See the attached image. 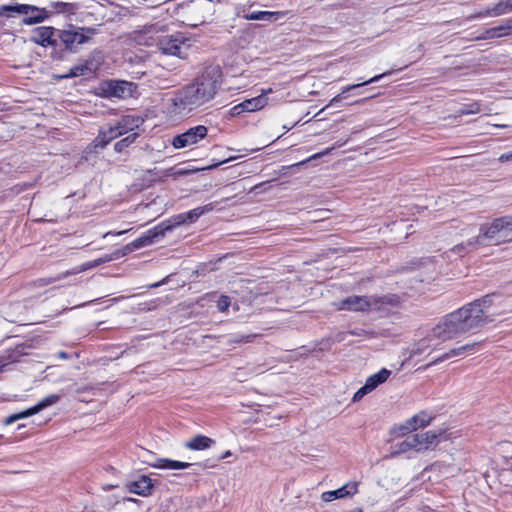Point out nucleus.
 I'll use <instances>...</instances> for the list:
<instances>
[{"label": "nucleus", "instance_id": "13", "mask_svg": "<svg viewBox=\"0 0 512 512\" xmlns=\"http://www.w3.org/2000/svg\"><path fill=\"white\" fill-rule=\"evenodd\" d=\"M59 400H60V396L57 395V394L48 395L45 398H43L41 401H39L33 407H31V408H29V409H27L25 411H22L20 413H17V414L9 416L5 420V424L6 425H10V424L14 423L17 420H20V419L32 416L34 414H37L38 412L42 411L43 409L56 404Z\"/></svg>", "mask_w": 512, "mask_h": 512}, {"label": "nucleus", "instance_id": "46", "mask_svg": "<svg viewBox=\"0 0 512 512\" xmlns=\"http://www.w3.org/2000/svg\"><path fill=\"white\" fill-rule=\"evenodd\" d=\"M506 25H507V27H509V32L511 33V31H512V18H510V19H508L506 21Z\"/></svg>", "mask_w": 512, "mask_h": 512}, {"label": "nucleus", "instance_id": "34", "mask_svg": "<svg viewBox=\"0 0 512 512\" xmlns=\"http://www.w3.org/2000/svg\"><path fill=\"white\" fill-rule=\"evenodd\" d=\"M86 70H87V66H85V65L75 66L70 70L69 74L65 75L64 77L71 78V77H76V76H82L85 74Z\"/></svg>", "mask_w": 512, "mask_h": 512}, {"label": "nucleus", "instance_id": "7", "mask_svg": "<svg viewBox=\"0 0 512 512\" xmlns=\"http://www.w3.org/2000/svg\"><path fill=\"white\" fill-rule=\"evenodd\" d=\"M414 441V451L423 452L436 447L441 441L447 440L448 435L445 431H426L423 433L412 434Z\"/></svg>", "mask_w": 512, "mask_h": 512}, {"label": "nucleus", "instance_id": "48", "mask_svg": "<svg viewBox=\"0 0 512 512\" xmlns=\"http://www.w3.org/2000/svg\"><path fill=\"white\" fill-rule=\"evenodd\" d=\"M243 340H244V338H243V339H238V340H236L235 342H241V341H243ZM245 341H247V337L245 338Z\"/></svg>", "mask_w": 512, "mask_h": 512}, {"label": "nucleus", "instance_id": "9", "mask_svg": "<svg viewBox=\"0 0 512 512\" xmlns=\"http://www.w3.org/2000/svg\"><path fill=\"white\" fill-rule=\"evenodd\" d=\"M208 129L204 125H198L188 129L186 132L177 135L172 141L175 149H182L187 146L197 144L207 136Z\"/></svg>", "mask_w": 512, "mask_h": 512}, {"label": "nucleus", "instance_id": "41", "mask_svg": "<svg viewBox=\"0 0 512 512\" xmlns=\"http://www.w3.org/2000/svg\"><path fill=\"white\" fill-rule=\"evenodd\" d=\"M58 358L65 360L68 358V355L66 352L61 351L58 353Z\"/></svg>", "mask_w": 512, "mask_h": 512}, {"label": "nucleus", "instance_id": "12", "mask_svg": "<svg viewBox=\"0 0 512 512\" xmlns=\"http://www.w3.org/2000/svg\"><path fill=\"white\" fill-rule=\"evenodd\" d=\"M433 419V416L425 411H420L407 419L403 424L397 426L395 431L400 435L411 433L418 429L428 426Z\"/></svg>", "mask_w": 512, "mask_h": 512}, {"label": "nucleus", "instance_id": "36", "mask_svg": "<svg viewBox=\"0 0 512 512\" xmlns=\"http://www.w3.org/2000/svg\"><path fill=\"white\" fill-rule=\"evenodd\" d=\"M230 306V300L227 296H221L217 301V308L220 311H226Z\"/></svg>", "mask_w": 512, "mask_h": 512}, {"label": "nucleus", "instance_id": "5", "mask_svg": "<svg viewBox=\"0 0 512 512\" xmlns=\"http://www.w3.org/2000/svg\"><path fill=\"white\" fill-rule=\"evenodd\" d=\"M142 123L141 118L136 116H125L123 117L115 127H110L107 131H103L100 133L99 137L96 139L98 142L96 146L99 144L101 147H104L114 138L127 133L128 131H132L134 128L139 127Z\"/></svg>", "mask_w": 512, "mask_h": 512}, {"label": "nucleus", "instance_id": "1", "mask_svg": "<svg viewBox=\"0 0 512 512\" xmlns=\"http://www.w3.org/2000/svg\"><path fill=\"white\" fill-rule=\"evenodd\" d=\"M489 308L488 301L482 299L446 315L432 328L430 335L412 349L411 356L439 350L442 343L456 339L491 322L493 319Z\"/></svg>", "mask_w": 512, "mask_h": 512}, {"label": "nucleus", "instance_id": "40", "mask_svg": "<svg viewBox=\"0 0 512 512\" xmlns=\"http://www.w3.org/2000/svg\"><path fill=\"white\" fill-rule=\"evenodd\" d=\"M271 93H273V89L272 88H267V89H262L260 95H264V97H267V95L271 94Z\"/></svg>", "mask_w": 512, "mask_h": 512}, {"label": "nucleus", "instance_id": "11", "mask_svg": "<svg viewBox=\"0 0 512 512\" xmlns=\"http://www.w3.org/2000/svg\"><path fill=\"white\" fill-rule=\"evenodd\" d=\"M213 209H214L213 204L209 203L207 205L197 207L191 211L178 214L169 220L170 224L165 226L164 230L168 231V230L172 229L173 227L179 226L184 223H193L200 216L211 212Z\"/></svg>", "mask_w": 512, "mask_h": 512}, {"label": "nucleus", "instance_id": "15", "mask_svg": "<svg viewBox=\"0 0 512 512\" xmlns=\"http://www.w3.org/2000/svg\"><path fill=\"white\" fill-rule=\"evenodd\" d=\"M155 482L146 475H141L138 478L127 481L124 488L133 494L141 497H148L154 490Z\"/></svg>", "mask_w": 512, "mask_h": 512}, {"label": "nucleus", "instance_id": "16", "mask_svg": "<svg viewBox=\"0 0 512 512\" xmlns=\"http://www.w3.org/2000/svg\"><path fill=\"white\" fill-rule=\"evenodd\" d=\"M268 104V97H264V95H258L256 97L246 99L243 102L235 105L232 108V112L234 115H239L244 112H256L265 108Z\"/></svg>", "mask_w": 512, "mask_h": 512}, {"label": "nucleus", "instance_id": "23", "mask_svg": "<svg viewBox=\"0 0 512 512\" xmlns=\"http://www.w3.org/2000/svg\"><path fill=\"white\" fill-rule=\"evenodd\" d=\"M184 43L178 39H168L161 42V50L163 53L168 55H174L178 57H184L185 52L183 51Z\"/></svg>", "mask_w": 512, "mask_h": 512}, {"label": "nucleus", "instance_id": "49", "mask_svg": "<svg viewBox=\"0 0 512 512\" xmlns=\"http://www.w3.org/2000/svg\"><path fill=\"white\" fill-rule=\"evenodd\" d=\"M158 286H159L158 283H155V284L151 285V287H158Z\"/></svg>", "mask_w": 512, "mask_h": 512}, {"label": "nucleus", "instance_id": "14", "mask_svg": "<svg viewBox=\"0 0 512 512\" xmlns=\"http://www.w3.org/2000/svg\"><path fill=\"white\" fill-rule=\"evenodd\" d=\"M136 86L132 82L110 80L103 84V91L107 96L125 98L131 96Z\"/></svg>", "mask_w": 512, "mask_h": 512}, {"label": "nucleus", "instance_id": "19", "mask_svg": "<svg viewBox=\"0 0 512 512\" xmlns=\"http://www.w3.org/2000/svg\"><path fill=\"white\" fill-rule=\"evenodd\" d=\"M358 491V484L356 482H348L342 487L327 491L322 494V499L326 502L333 501L339 498H346L356 494Z\"/></svg>", "mask_w": 512, "mask_h": 512}, {"label": "nucleus", "instance_id": "20", "mask_svg": "<svg viewBox=\"0 0 512 512\" xmlns=\"http://www.w3.org/2000/svg\"><path fill=\"white\" fill-rule=\"evenodd\" d=\"M285 15L284 12L276 11H253L247 13L243 16L245 20H255V21H265V22H275L279 19L283 18Z\"/></svg>", "mask_w": 512, "mask_h": 512}, {"label": "nucleus", "instance_id": "43", "mask_svg": "<svg viewBox=\"0 0 512 512\" xmlns=\"http://www.w3.org/2000/svg\"><path fill=\"white\" fill-rule=\"evenodd\" d=\"M126 232H127V230L119 231V232H115V233L108 232V233H106V234L104 235V237H106V236H108V235H110V234H114V235H122V234H124V233H126Z\"/></svg>", "mask_w": 512, "mask_h": 512}, {"label": "nucleus", "instance_id": "8", "mask_svg": "<svg viewBox=\"0 0 512 512\" xmlns=\"http://www.w3.org/2000/svg\"><path fill=\"white\" fill-rule=\"evenodd\" d=\"M6 11L17 12L19 14L27 15L28 17H26L23 20V22L28 25L40 23V22L44 21L47 17L45 10L39 9L36 6H32V5H25V4L16 5V6L3 5L0 8V15H2L3 12H6Z\"/></svg>", "mask_w": 512, "mask_h": 512}, {"label": "nucleus", "instance_id": "25", "mask_svg": "<svg viewBox=\"0 0 512 512\" xmlns=\"http://www.w3.org/2000/svg\"><path fill=\"white\" fill-rule=\"evenodd\" d=\"M388 74H389V72H387V73H383V74H379V75H376V76H374V77L370 78L369 80L364 81V82H362V83L352 84V85H348V86L343 87V88H342L341 93H340V94H338L337 96H335L334 98H332V99L330 100L329 104H328L325 108H327V107H329V106L333 105V104H334V103H336V102H339V101L343 98L342 96H343L345 93H347V92H349V91H351V90H353V89H356V88H358V87H361V86H364V85H367V84H370V83L377 82V81H379L382 77H384V76H386V75H388Z\"/></svg>", "mask_w": 512, "mask_h": 512}, {"label": "nucleus", "instance_id": "4", "mask_svg": "<svg viewBox=\"0 0 512 512\" xmlns=\"http://www.w3.org/2000/svg\"><path fill=\"white\" fill-rule=\"evenodd\" d=\"M381 303L382 299L376 296L353 295L336 302L334 305L337 310L364 312L379 308Z\"/></svg>", "mask_w": 512, "mask_h": 512}, {"label": "nucleus", "instance_id": "44", "mask_svg": "<svg viewBox=\"0 0 512 512\" xmlns=\"http://www.w3.org/2000/svg\"><path fill=\"white\" fill-rule=\"evenodd\" d=\"M9 364H2L0 365V372L8 371L9 370Z\"/></svg>", "mask_w": 512, "mask_h": 512}, {"label": "nucleus", "instance_id": "29", "mask_svg": "<svg viewBox=\"0 0 512 512\" xmlns=\"http://www.w3.org/2000/svg\"><path fill=\"white\" fill-rule=\"evenodd\" d=\"M509 27H507L506 23L504 25H500L497 27H493L491 29L486 30L485 35L482 39H492L495 37H503L509 35Z\"/></svg>", "mask_w": 512, "mask_h": 512}, {"label": "nucleus", "instance_id": "26", "mask_svg": "<svg viewBox=\"0 0 512 512\" xmlns=\"http://www.w3.org/2000/svg\"><path fill=\"white\" fill-rule=\"evenodd\" d=\"M192 464L189 462H182V461H176L171 460L167 458H161L156 461L155 464H153V467L159 468V469H168V470H182L190 467Z\"/></svg>", "mask_w": 512, "mask_h": 512}, {"label": "nucleus", "instance_id": "37", "mask_svg": "<svg viewBox=\"0 0 512 512\" xmlns=\"http://www.w3.org/2000/svg\"><path fill=\"white\" fill-rule=\"evenodd\" d=\"M334 149V147H331V148H327L325 149L324 151L320 152V153H316L314 155H312L311 157H309L307 160L305 161H302L300 164H304L305 162L307 161H310V160H313V159H317V158H320L324 155H328L332 150Z\"/></svg>", "mask_w": 512, "mask_h": 512}, {"label": "nucleus", "instance_id": "18", "mask_svg": "<svg viewBox=\"0 0 512 512\" xmlns=\"http://www.w3.org/2000/svg\"><path fill=\"white\" fill-rule=\"evenodd\" d=\"M54 35V28L53 27H47V26H41L35 28L30 35V40L38 45H41L43 47L53 45L55 43V40L53 39Z\"/></svg>", "mask_w": 512, "mask_h": 512}, {"label": "nucleus", "instance_id": "38", "mask_svg": "<svg viewBox=\"0 0 512 512\" xmlns=\"http://www.w3.org/2000/svg\"><path fill=\"white\" fill-rule=\"evenodd\" d=\"M498 160L502 163L512 160V151L508 153L501 154Z\"/></svg>", "mask_w": 512, "mask_h": 512}, {"label": "nucleus", "instance_id": "35", "mask_svg": "<svg viewBox=\"0 0 512 512\" xmlns=\"http://www.w3.org/2000/svg\"><path fill=\"white\" fill-rule=\"evenodd\" d=\"M92 263H93L92 261L85 262L81 266L73 269L71 272H68L67 274H77V273H81V272H84L86 270L95 268Z\"/></svg>", "mask_w": 512, "mask_h": 512}, {"label": "nucleus", "instance_id": "32", "mask_svg": "<svg viewBox=\"0 0 512 512\" xmlns=\"http://www.w3.org/2000/svg\"><path fill=\"white\" fill-rule=\"evenodd\" d=\"M478 112H480V104L477 102L465 105L459 110V113L462 115L476 114Z\"/></svg>", "mask_w": 512, "mask_h": 512}, {"label": "nucleus", "instance_id": "30", "mask_svg": "<svg viewBox=\"0 0 512 512\" xmlns=\"http://www.w3.org/2000/svg\"><path fill=\"white\" fill-rule=\"evenodd\" d=\"M433 472L442 473L445 475H453L454 472L457 471V469L454 466L451 465H445L442 463H434L429 468Z\"/></svg>", "mask_w": 512, "mask_h": 512}, {"label": "nucleus", "instance_id": "47", "mask_svg": "<svg viewBox=\"0 0 512 512\" xmlns=\"http://www.w3.org/2000/svg\"><path fill=\"white\" fill-rule=\"evenodd\" d=\"M422 512H434V511L427 507V508H424Z\"/></svg>", "mask_w": 512, "mask_h": 512}, {"label": "nucleus", "instance_id": "33", "mask_svg": "<svg viewBox=\"0 0 512 512\" xmlns=\"http://www.w3.org/2000/svg\"><path fill=\"white\" fill-rule=\"evenodd\" d=\"M119 257H120V252H115L112 255H106L104 257H101V258L93 260L92 264L94 265V267H97V266H99V265H101L103 263L110 262V261H112L114 259H117Z\"/></svg>", "mask_w": 512, "mask_h": 512}, {"label": "nucleus", "instance_id": "42", "mask_svg": "<svg viewBox=\"0 0 512 512\" xmlns=\"http://www.w3.org/2000/svg\"><path fill=\"white\" fill-rule=\"evenodd\" d=\"M230 456H231V451L227 450V451H225V452L222 454V456L220 457V459H226V458H228V457H230Z\"/></svg>", "mask_w": 512, "mask_h": 512}, {"label": "nucleus", "instance_id": "39", "mask_svg": "<svg viewBox=\"0 0 512 512\" xmlns=\"http://www.w3.org/2000/svg\"><path fill=\"white\" fill-rule=\"evenodd\" d=\"M476 230L477 229L475 226H469V227L465 228L463 230V232H464V235L469 236L470 234H473L474 232H476Z\"/></svg>", "mask_w": 512, "mask_h": 512}, {"label": "nucleus", "instance_id": "3", "mask_svg": "<svg viewBox=\"0 0 512 512\" xmlns=\"http://www.w3.org/2000/svg\"><path fill=\"white\" fill-rule=\"evenodd\" d=\"M512 239V216H503L480 225L478 233L454 247L458 254H466L482 246L499 245Z\"/></svg>", "mask_w": 512, "mask_h": 512}, {"label": "nucleus", "instance_id": "27", "mask_svg": "<svg viewBox=\"0 0 512 512\" xmlns=\"http://www.w3.org/2000/svg\"><path fill=\"white\" fill-rule=\"evenodd\" d=\"M392 454L398 455V454H404L409 451H414V441L412 438V435L407 436L404 440L396 443L393 447Z\"/></svg>", "mask_w": 512, "mask_h": 512}, {"label": "nucleus", "instance_id": "31", "mask_svg": "<svg viewBox=\"0 0 512 512\" xmlns=\"http://www.w3.org/2000/svg\"><path fill=\"white\" fill-rule=\"evenodd\" d=\"M136 137H137V133H132V134L128 135L126 138L118 141L115 144V150L118 152H121L125 147H127L131 143H133L135 141Z\"/></svg>", "mask_w": 512, "mask_h": 512}, {"label": "nucleus", "instance_id": "24", "mask_svg": "<svg viewBox=\"0 0 512 512\" xmlns=\"http://www.w3.org/2000/svg\"><path fill=\"white\" fill-rule=\"evenodd\" d=\"M512 11V0H501L491 9H487L479 14L480 17H496Z\"/></svg>", "mask_w": 512, "mask_h": 512}, {"label": "nucleus", "instance_id": "21", "mask_svg": "<svg viewBox=\"0 0 512 512\" xmlns=\"http://www.w3.org/2000/svg\"><path fill=\"white\" fill-rule=\"evenodd\" d=\"M215 441L205 435H196L185 442L184 447L192 451H203L209 449Z\"/></svg>", "mask_w": 512, "mask_h": 512}, {"label": "nucleus", "instance_id": "10", "mask_svg": "<svg viewBox=\"0 0 512 512\" xmlns=\"http://www.w3.org/2000/svg\"><path fill=\"white\" fill-rule=\"evenodd\" d=\"M390 375H391L390 370H388L386 368H382L377 373L369 376L366 379L365 384L355 392V394L353 395L352 401L353 402L360 401L365 395H367L370 392H372L373 390H375L379 385L385 383L388 380V378L390 377Z\"/></svg>", "mask_w": 512, "mask_h": 512}, {"label": "nucleus", "instance_id": "2", "mask_svg": "<svg viewBox=\"0 0 512 512\" xmlns=\"http://www.w3.org/2000/svg\"><path fill=\"white\" fill-rule=\"evenodd\" d=\"M219 87L217 77L205 73L173 98L174 111L186 115L212 100Z\"/></svg>", "mask_w": 512, "mask_h": 512}, {"label": "nucleus", "instance_id": "6", "mask_svg": "<svg viewBox=\"0 0 512 512\" xmlns=\"http://www.w3.org/2000/svg\"><path fill=\"white\" fill-rule=\"evenodd\" d=\"M95 34L93 28H70L60 32V40L71 51L87 42Z\"/></svg>", "mask_w": 512, "mask_h": 512}, {"label": "nucleus", "instance_id": "28", "mask_svg": "<svg viewBox=\"0 0 512 512\" xmlns=\"http://www.w3.org/2000/svg\"><path fill=\"white\" fill-rule=\"evenodd\" d=\"M136 502L137 501L133 498L124 497L120 500H117L108 512H129L130 506Z\"/></svg>", "mask_w": 512, "mask_h": 512}, {"label": "nucleus", "instance_id": "45", "mask_svg": "<svg viewBox=\"0 0 512 512\" xmlns=\"http://www.w3.org/2000/svg\"><path fill=\"white\" fill-rule=\"evenodd\" d=\"M506 25H507V27H509V32L511 33V31H512V18H510V19H508L506 21Z\"/></svg>", "mask_w": 512, "mask_h": 512}, {"label": "nucleus", "instance_id": "50", "mask_svg": "<svg viewBox=\"0 0 512 512\" xmlns=\"http://www.w3.org/2000/svg\"><path fill=\"white\" fill-rule=\"evenodd\" d=\"M496 127H500V128H503L505 127V125H495Z\"/></svg>", "mask_w": 512, "mask_h": 512}, {"label": "nucleus", "instance_id": "17", "mask_svg": "<svg viewBox=\"0 0 512 512\" xmlns=\"http://www.w3.org/2000/svg\"><path fill=\"white\" fill-rule=\"evenodd\" d=\"M165 232H166V230H164V227H162V226L156 227L153 230L148 231L146 236H143V237H140V238L134 240L132 243H130L126 247H124V249L122 251H119L120 256H124L127 253L133 251L134 249H138L147 244H150L152 242L153 238H155L159 235H163Z\"/></svg>", "mask_w": 512, "mask_h": 512}, {"label": "nucleus", "instance_id": "22", "mask_svg": "<svg viewBox=\"0 0 512 512\" xmlns=\"http://www.w3.org/2000/svg\"><path fill=\"white\" fill-rule=\"evenodd\" d=\"M478 345V343H468V344H465V345H462V346H459V347H456V348H453V349H450L448 352L442 354L441 356H439L438 358H436L434 361H432L431 363H429L427 365V367L429 366H432L438 362H441V361H444V360H447L449 358H452V357H456V356H461L467 352H471L475 349V347Z\"/></svg>", "mask_w": 512, "mask_h": 512}]
</instances>
